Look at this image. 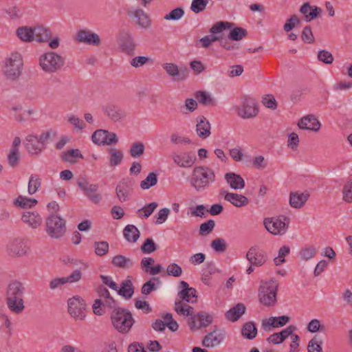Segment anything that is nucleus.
<instances>
[{
	"label": "nucleus",
	"instance_id": "obj_1",
	"mask_svg": "<svg viewBox=\"0 0 352 352\" xmlns=\"http://www.w3.org/2000/svg\"><path fill=\"white\" fill-rule=\"evenodd\" d=\"M25 290L24 283L18 280H14L8 285L6 302L12 313L19 315L24 311L25 307L23 298Z\"/></svg>",
	"mask_w": 352,
	"mask_h": 352
},
{
	"label": "nucleus",
	"instance_id": "obj_2",
	"mask_svg": "<svg viewBox=\"0 0 352 352\" xmlns=\"http://www.w3.org/2000/svg\"><path fill=\"white\" fill-rule=\"evenodd\" d=\"M214 172L207 166H200L193 168L190 179L191 186L197 192L203 191L215 181Z\"/></svg>",
	"mask_w": 352,
	"mask_h": 352
},
{
	"label": "nucleus",
	"instance_id": "obj_3",
	"mask_svg": "<svg viewBox=\"0 0 352 352\" xmlns=\"http://www.w3.org/2000/svg\"><path fill=\"white\" fill-rule=\"evenodd\" d=\"M23 69V60L21 54L14 52L5 58L2 67L3 73L8 80H15L18 79Z\"/></svg>",
	"mask_w": 352,
	"mask_h": 352
},
{
	"label": "nucleus",
	"instance_id": "obj_4",
	"mask_svg": "<svg viewBox=\"0 0 352 352\" xmlns=\"http://www.w3.org/2000/svg\"><path fill=\"white\" fill-rule=\"evenodd\" d=\"M65 63V58L54 52H45L38 58L40 67L47 74L58 72L64 67Z\"/></svg>",
	"mask_w": 352,
	"mask_h": 352
},
{
	"label": "nucleus",
	"instance_id": "obj_5",
	"mask_svg": "<svg viewBox=\"0 0 352 352\" xmlns=\"http://www.w3.org/2000/svg\"><path fill=\"white\" fill-rule=\"evenodd\" d=\"M45 231L52 239H60L67 231L66 221L56 214H51L45 219Z\"/></svg>",
	"mask_w": 352,
	"mask_h": 352
},
{
	"label": "nucleus",
	"instance_id": "obj_6",
	"mask_svg": "<svg viewBox=\"0 0 352 352\" xmlns=\"http://www.w3.org/2000/svg\"><path fill=\"white\" fill-rule=\"evenodd\" d=\"M278 283L275 278L269 281L261 282L258 289V299L260 302L266 307L274 306L276 302V294Z\"/></svg>",
	"mask_w": 352,
	"mask_h": 352
},
{
	"label": "nucleus",
	"instance_id": "obj_7",
	"mask_svg": "<svg viewBox=\"0 0 352 352\" xmlns=\"http://www.w3.org/2000/svg\"><path fill=\"white\" fill-rule=\"evenodd\" d=\"M111 319L113 327L122 333L129 331L134 323L131 312L122 308L114 309Z\"/></svg>",
	"mask_w": 352,
	"mask_h": 352
},
{
	"label": "nucleus",
	"instance_id": "obj_8",
	"mask_svg": "<svg viewBox=\"0 0 352 352\" xmlns=\"http://www.w3.org/2000/svg\"><path fill=\"white\" fill-rule=\"evenodd\" d=\"M179 301L175 304V310L179 315L191 316L193 308L184 302L194 303L197 300V290L195 288L182 289L178 293Z\"/></svg>",
	"mask_w": 352,
	"mask_h": 352
},
{
	"label": "nucleus",
	"instance_id": "obj_9",
	"mask_svg": "<svg viewBox=\"0 0 352 352\" xmlns=\"http://www.w3.org/2000/svg\"><path fill=\"white\" fill-rule=\"evenodd\" d=\"M234 24L228 21H218L215 23L210 29V35L205 36L200 38L199 42L204 48L209 47L214 42L218 41L219 34L223 32L225 30L233 28Z\"/></svg>",
	"mask_w": 352,
	"mask_h": 352
},
{
	"label": "nucleus",
	"instance_id": "obj_10",
	"mask_svg": "<svg viewBox=\"0 0 352 352\" xmlns=\"http://www.w3.org/2000/svg\"><path fill=\"white\" fill-rule=\"evenodd\" d=\"M68 313L76 320H82L86 317V304L83 298L75 296L67 300Z\"/></svg>",
	"mask_w": 352,
	"mask_h": 352
},
{
	"label": "nucleus",
	"instance_id": "obj_11",
	"mask_svg": "<svg viewBox=\"0 0 352 352\" xmlns=\"http://www.w3.org/2000/svg\"><path fill=\"white\" fill-rule=\"evenodd\" d=\"M286 217L284 216L266 218L263 223L271 234L274 235H283L287 230V226L285 223Z\"/></svg>",
	"mask_w": 352,
	"mask_h": 352
},
{
	"label": "nucleus",
	"instance_id": "obj_12",
	"mask_svg": "<svg viewBox=\"0 0 352 352\" xmlns=\"http://www.w3.org/2000/svg\"><path fill=\"white\" fill-rule=\"evenodd\" d=\"M78 186L84 191L85 195L94 204H99L102 200V195L97 192L98 184H89L86 177H81L77 181Z\"/></svg>",
	"mask_w": 352,
	"mask_h": 352
},
{
	"label": "nucleus",
	"instance_id": "obj_13",
	"mask_svg": "<svg viewBox=\"0 0 352 352\" xmlns=\"http://www.w3.org/2000/svg\"><path fill=\"white\" fill-rule=\"evenodd\" d=\"M239 116L243 119L254 118L258 113L255 100L251 98H244L241 105L236 107Z\"/></svg>",
	"mask_w": 352,
	"mask_h": 352
},
{
	"label": "nucleus",
	"instance_id": "obj_14",
	"mask_svg": "<svg viewBox=\"0 0 352 352\" xmlns=\"http://www.w3.org/2000/svg\"><path fill=\"white\" fill-rule=\"evenodd\" d=\"M6 250L12 257H22L28 253L29 247L25 239L16 238L7 244Z\"/></svg>",
	"mask_w": 352,
	"mask_h": 352
},
{
	"label": "nucleus",
	"instance_id": "obj_15",
	"mask_svg": "<svg viewBox=\"0 0 352 352\" xmlns=\"http://www.w3.org/2000/svg\"><path fill=\"white\" fill-rule=\"evenodd\" d=\"M133 181L129 177H124L118 182L116 192L120 202H126L130 199L133 193Z\"/></svg>",
	"mask_w": 352,
	"mask_h": 352
},
{
	"label": "nucleus",
	"instance_id": "obj_16",
	"mask_svg": "<svg viewBox=\"0 0 352 352\" xmlns=\"http://www.w3.org/2000/svg\"><path fill=\"white\" fill-rule=\"evenodd\" d=\"M102 110L104 115L114 122H121L126 117L124 110L112 102H108L103 105Z\"/></svg>",
	"mask_w": 352,
	"mask_h": 352
},
{
	"label": "nucleus",
	"instance_id": "obj_17",
	"mask_svg": "<svg viewBox=\"0 0 352 352\" xmlns=\"http://www.w3.org/2000/svg\"><path fill=\"white\" fill-rule=\"evenodd\" d=\"M226 333L224 330L214 329L206 335L202 340V345L207 348H213L220 345L225 340Z\"/></svg>",
	"mask_w": 352,
	"mask_h": 352
},
{
	"label": "nucleus",
	"instance_id": "obj_18",
	"mask_svg": "<svg viewBox=\"0 0 352 352\" xmlns=\"http://www.w3.org/2000/svg\"><path fill=\"white\" fill-rule=\"evenodd\" d=\"M190 316L188 324L192 331L206 327L212 322V317L208 314L199 313L193 316L192 314Z\"/></svg>",
	"mask_w": 352,
	"mask_h": 352
},
{
	"label": "nucleus",
	"instance_id": "obj_19",
	"mask_svg": "<svg viewBox=\"0 0 352 352\" xmlns=\"http://www.w3.org/2000/svg\"><path fill=\"white\" fill-rule=\"evenodd\" d=\"M129 17L135 20V24L144 30L148 29L152 24L150 16L142 9L129 11Z\"/></svg>",
	"mask_w": 352,
	"mask_h": 352
},
{
	"label": "nucleus",
	"instance_id": "obj_20",
	"mask_svg": "<svg viewBox=\"0 0 352 352\" xmlns=\"http://www.w3.org/2000/svg\"><path fill=\"white\" fill-rule=\"evenodd\" d=\"M21 221L32 229H37L43 223V218L37 211H25L21 215Z\"/></svg>",
	"mask_w": 352,
	"mask_h": 352
},
{
	"label": "nucleus",
	"instance_id": "obj_21",
	"mask_svg": "<svg viewBox=\"0 0 352 352\" xmlns=\"http://www.w3.org/2000/svg\"><path fill=\"white\" fill-rule=\"evenodd\" d=\"M76 41L94 46H99L101 43L98 34L87 30H79L76 36Z\"/></svg>",
	"mask_w": 352,
	"mask_h": 352
},
{
	"label": "nucleus",
	"instance_id": "obj_22",
	"mask_svg": "<svg viewBox=\"0 0 352 352\" xmlns=\"http://www.w3.org/2000/svg\"><path fill=\"white\" fill-rule=\"evenodd\" d=\"M246 258L252 265L260 267L264 265L267 261L265 253L256 247H252L246 254Z\"/></svg>",
	"mask_w": 352,
	"mask_h": 352
},
{
	"label": "nucleus",
	"instance_id": "obj_23",
	"mask_svg": "<svg viewBox=\"0 0 352 352\" xmlns=\"http://www.w3.org/2000/svg\"><path fill=\"white\" fill-rule=\"evenodd\" d=\"M172 157L174 162L182 168L192 167L196 161V156L192 152L173 153Z\"/></svg>",
	"mask_w": 352,
	"mask_h": 352
},
{
	"label": "nucleus",
	"instance_id": "obj_24",
	"mask_svg": "<svg viewBox=\"0 0 352 352\" xmlns=\"http://www.w3.org/2000/svg\"><path fill=\"white\" fill-rule=\"evenodd\" d=\"M107 134L109 135V131L103 129L96 130L91 136L92 141L99 146L100 145H111L116 144L118 142L116 135H111L112 138L107 142Z\"/></svg>",
	"mask_w": 352,
	"mask_h": 352
},
{
	"label": "nucleus",
	"instance_id": "obj_25",
	"mask_svg": "<svg viewBox=\"0 0 352 352\" xmlns=\"http://www.w3.org/2000/svg\"><path fill=\"white\" fill-rule=\"evenodd\" d=\"M290 318L287 316L270 317L262 322V327L265 331H272V328L281 327L289 322Z\"/></svg>",
	"mask_w": 352,
	"mask_h": 352
},
{
	"label": "nucleus",
	"instance_id": "obj_26",
	"mask_svg": "<svg viewBox=\"0 0 352 352\" xmlns=\"http://www.w3.org/2000/svg\"><path fill=\"white\" fill-rule=\"evenodd\" d=\"M298 126L302 129L318 131L321 124L314 116L308 115L304 116L298 121Z\"/></svg>",
	"mask_w": 352,
	"mask_h": 352
},
{
	"label": "nucleus",
	"instance_id": "obj_27",
	"mask_svg": "<svg viewBox=\"0 0 352 352\" xmlns=\"http://www.w3.org/2000/svg\"><path fill=\"white\" fill-rule=\"evenodd\" d=\"M322 9L311 6L309 3H305L300 8V12L303 15L306 22H310L322 13Z\"/></svg>",
	"mask_w": 352,
	"mask_h": 352
},
{
	"label": "nucleus",
	"instance_id": "obj_28",
	"mask_svg": "<svg viewBox=\"0 0 352 352\" xmlns=\"http://www.w3.org/2000/svg\"><path fill=\"white\" fill-rule=\"evenodd\" d=\"M310 195L307 191L292 192L289 195V205L294 208H300L307 202Z\"/></svg>",
	"mask_w": 352,
	"mask_h": 352
},
{
	"label": "nucleus",
	"instance_id": "obj_29",
	"mask_svg": "<svg viewBox=\"0 0 352 352\" xmlns=\"http://www.w3.org/2000/svg\"><path fill=\"white\" fill-rule=\"evenodd\" d=\"M196 131L198 136L206 139L210 135V124L204 116H199L197 118Z\"/></svg>",
	"mask_w": 352,
	"mask_h": 352
},
{
	"label": "nucleus",
	"instance_id": "obj_30",
	"mask_svg": "<svg viewBox=\"0 0 352 352\" xmlns=\"http://www.w3.org/2000/svg\"><path fill=\"white\" fill-rule=\"evenodd\" d=\"M224 177L232 189L241 190L245 186V181L241 176L234 173H227L225 174Z\"/></svg>",
	"mask_w": 352,
	"mask_h": 352
},
{
	"label": "nucleus",
	"instance_id": "obj_31",
	"mask_svg": "<svg viewBox=\"0 0 352 352\" xmlns=\"http://www.w3.org/2000/svg\"><path fill=\"white\" fill-rule=\"evenodd\" d=\"M224 199L237 208L245 206L249 204L247 197L238 193L226 192Z\"/></svg>",
	"mask_w": 352,
	"mask_h": 352
},
{
	"label": "nucleus",
	"instance_id": "obj_32",
	"mask_svg": "<svg viewBox=\"0 0 352 352\" xmlns=\"http://www.w3.org/2000/svg\"><path fill=\"white\" fill-rule=\"evenodd\" d=\"M245 307L242 303H238L226 313V318L232 322L238 320L245 314Z\"/></svg>",
	"mask_w": 352,
	"mask_h": 352
},
{
	"label": "nucleus",
	"instance_id": "obj_33",
	"mask_svg": "<svg viewBox=\"0 0 352 352\" xmlns=\"http://www.w3.org/2000/svg\"><path fill=\"white\" fill-rule=\"evenodd\" d=\"M38 204L36 199L29 198L23 195H19L13 201L14 206L21 208H30L35 206Z\"/></svg>",
	"mask_w": 352,
	"mask_h": 352
},
{
	"label": "nucleus",
	"instance_id": "obj_34",
	"mask_svg": "<svg viewBox=\"0 0 352 352\" xmlns=\"http://www.w3.org/2000/svg\"><path fill=\"white\" fill-rule=\"evenodd\" d=\"M118 294L126 299H129L132 297L134 293V287L133 286V283L131 280L126 279L122 281L120 284V288L118 290Z\"/></svg>",
	"mask_w": 352,
	"mask_h": 352
},
{
	"label": "nucleus",
	"instance_id": "obj_35",
	"mask_svg": "<svg viewBox=\"0 0 352 352\" xmlns=\"http://www.w3.org/2000/svg\"><path fill=\"white\" fill-rule=\"evenodd\" d=\"M195 96L197 101L204 106L214 107L217 104L215 100L206 91H197Z\"/></svg>",
	"mask_w": 352,
	"mask_h": 352
},
{
	"label": "nucleus",
	"instance_id": "obj_36",
	"mask_svg": "<svg viewBox=\"0 0 352 352\" xmlns=\"http://www.w3.org/2000/svg\"><path fill=\"white\" fill-rule=\"evenodd\" d=\"M123 234L126 240L131 243L136 242L140 237V231L133 225H127L123 230Z\"/></svg>",
	"mask_w": 352,
	"mask_h": 352
},
{
	"label": "nucleus",
	"instance_id": "obj_37",
	"mask_svg": "<svg viewBox=\"0 0 352 352\" xmlns=\"http://www.w3.org/2000/svg\"><path fill=\"white\" fill-rule=\"evenodd\" d=\"M241 334L243 338L252 340L257 335V328L252 322H245L241 329Z\"/></svg>",
	"mask_w": 352,
	"mask_h": 352
},
{
	"label": "nucleus",
	"instance_id": "obj_38",
	"mask_svg": "<svg viewBox=\"0 0 352 352\" xmlns=\"http://www.w3.org/2000/svg\"><path fill=\"white\" fill-rule=\"evenodd\" d=\"M111 263L117 267L124 269L131 268L133 265V262L131 258L120 254L115 256L112 258Z\"/></svg>",
	"mask_w": 352,
	"mask_h": 352
},
{
	"label": "nucleus",
	"instance_id": "obj_39",
	"mask_svg": "<svg viewBox=\"0 0 352 352\" xmlns=\"http://www.w3.org/2000/svg\"><path fill=\"white\" fill-rule=\"evenodd\" d=\"M18 37L26 42L34 40V29L28 27L19 28L16 30Z\"/></svg>",
	"mask_w": 352,
	"mask_h": 352
},
{
	"label": "nucleus",
	"instance_id": "obj_40",
	"mask_svg": "<svg viewBox=\"0 0 352 352\" xmlns=\"http://www.w3.org/2000/svg\"><path fill=\"white\" fill-rule=\"evenodd\" d=\"M51 37V32L43 27L34 28V40L38 42H47Z\"/></svg>",
	"mask_w": 352,
	"mask_h": 352
},
{
	"label": "nucleus",
	"instance_id": "obj_41",
	"mask_svg": "<svg viewBox=\"0 0 352 352\" xmlns=\"http://www.w3.org/2000/svg\"><path fill=\"white\" fill-rule=\"evenodd\" d=\"M41 186V179L37 175H32L30 177L28 191L30 195L35 194Z\"/></svg>",
	"mask_w": 352,
	"mask_h": 352
},
{
	"label": "nucleus",
	"instance_id": "obj_42",
	"mask_svg": "<svg viewBox=\"0 0 352 352\" xmlns=\"http://www.w3.org/2000/svg\"><path fill=\"white\" fill-rule=\"evenodd\" d=\"M83 158V155L80 153L78 149H72L64 153L62 155L63 161L74 164L77 162V158Z\"/></svg>",
	"mask_w": 352,
	"mask_h": 352
},
{
	"label": "nucleus",
	"instance_id": "obj_43",
	"mask_svg": "<svg viewBox=\"0 0 352 352\" xmlns=\"http://www.w3.org/2000/svg\"><path fill=\"white\" fill-rule=\"evenodd\" d=\"M157 183V175L154 173H150L147 177L140 182V188L143 190H147L155 186Z\"/></svg>",
	"mask_w": 352,
	"mask_h": 352
},
{
	"label": "nucleus",
	"instance_id": "obj_44",
	"mask_svg": "<svg viewBox=\"0 0 352 352\" xmlns=\"http://www.w3.org/2000/svg\"><path fill=\"white\" fill-rule=\"evenodd\" d=\"M248 31L241 27H235L232 28L229 33V38L232 41H239L246 37Z\"/></svg>",
	"mask_w": 352,
	"mask_h": 352
},
{
	"label": "nucleus",
	"instance_id": "obj_45",
	"mask_svg": "<svg viewBox=\"0 0 352 352\" xmlns=\"http://www.w3.org/2000/svg\"><path fill=\"white\" fill-rule=\"evenodd\" d=\"M145 151V146L142 142H133L129 151L130 155L133 158H138L142 156Z\"/></svg>",
	"mask_w": 352,
	"mask_h": 352
},
{
	"label": "nucleus",
	"instance_id": "obj_46",
	"mask_svg": "<svg viewBox=\"0 0 352 352\" xmlns=\"http://www.w3.org/2000/svg\"><path fill=\"white\" fill-rule=\"evenodd\" d=\"M97 292L100 297L105 299L104 303L108 306L112 307L116 303L114 299L110 296L109 290L103 285L98 286L97 288Z\"/></svg>",
	"mask_w": 352,
	"mask_h": 352
},
{
	"label": "nucleus",
	"instance_id": "obj_47",
	"mask_svg": "<svg viewBox=\"0 0 352 352\" xmlns=\"http://www.w3.org/2000/svg\"><path fill=\"white\" fill-rule=\"evenodd\" d=\"M220 46L227 51H233L238 50L239 48V45L236 43H234L232 40L230 39L229 36L228 38H223L221 36H219Z\"/></svg>",
	"mask_w": 352,
	"mask_h": 352
},
{
	"label": "nucleus",
	"instance_id": "obj_48",
	"mask_svg": "<svg viewBox=\"0 0 352 352\" xmlns=\"http://www.w3.org/2000/svg\"><path fill=\"white\" fill-rule=\"evenodd\" d=\"M109 152L111 155L110 165L111 166H116L118 165L123 159L122 152L113 148H110Z\"/></svg>",
	"mask_w": 352,
	"mask_h": 352
},
{
	"label": "nucleus",
	"instance_id": "obj_49",
	"mask_svg": "<svg viewBox=\"0 0 352 352\" xmlns=\"http://www.w3.org/2000/svg\"><path fill=\"white\" fill-rule=\"evenodd\" d=\"M322 340L315 336L308 343L307 352H322Z\"/></svg>",
	"mask_w": 352,
	"mask_h": 352
},
{
	"label": "nucleus",
	"instance_id": "obj_50",
	"mask_svg": "<svg viewBox=\"0 0 352 352\" xmlns=\"http://www.w3.org/2000/svg\"><path fill=\"white\" fill-rule=\"evenodd\" d=\"M94 247L96 254L99 256H104L109 252V245L107 241H96Z\"/></svg>",
	"mask_w": 352,
	"mask_h": 352
},
{
	"label": "nucleus",
	"instance_id": "obj_51",
	"mask_svg": "<svg viewBox=\"0 0 352 352\" xmlns=\"http://www.w3.org/2000/svg\"><path fill=\"white\" fill-rule=\"evenodd\" d=\"M215 226L214 220L210 219L201 223L199 226V234L201 236H207L212 232Z\"/></svg>",
	"mask_w": 352,
	"mask_h": 352
},
{
	"label": "nucleus",
	"instance_id": "obj_52",
	"mask_svg": "<svg viewBox=\"0 0 352 352\" xmlns=\"http://www.w3.org/2000/svg\"><path fill=\"white\" fill-rule=\"evenodd\" d=\"M157 202H152L138 210L139 217L148 218L157 207Z\"/></svg>",
	"mask_w": 352,
	"mask_h": 352
},
{
	"label": "nucleus",
	"instance_id": "obj_53",
	"mask_svg": "<svg viewBox=\"0 0 352 352\" xmlns=\"http://www.w3.org/2000/svg\"><path fill=\"white\" fill-rule=\"evenodd\" d=\"M208 0H192L190 10L195 14L203 12L208 4Z\"/></svg>",
	"mask_w": 352,
	"mask_h": 352
},
{
	"label": "nucleus",
	"instance_id": "obj_54",
	"mask_svg": "<svg viewBox=\"0 0 352 352\" xmlns=\"http://www.w3.org/2000/svg\"><path fill=\"white\" fill-rule=\"evenodd\" d=\"M120 47L122 52L132 56L135 52V44L131 38H129L122 43Z\"/></svg>",
	"mask_w": 352,
	"mask_h": 352
},
{
	"label": "nucleus",
	"instance_id": "obj_55",
	"mask_svg": "<svg viewBox=\"0 0 352 352\" xmlns=\"http://www.w3.org/2000/svg\"><path fill=\"white\" fill-rule=\"evenodd\" d=\"M8 163L12 168H15L20 161V153L19 150H10L8 155Z\"/></svg>",
	"mask_w": 352,
	"mask_h": 352
},
{
	"label": "nucleus",
	"instance_id": "obj_56",
	"mask_svg": "<svg viewBox=\"0 0 352 352\" xmlns=\"http://www.w3.org/2000/svg\"><path fill=\"white\" fill-rule=\"evenodd\" d=\"M211 247L217 252H224L227 250V244L225 239L217 238L211 242Z\"/></svg>",
	"mask_w": 352,
	"mask_h": 352
},
{
	"label": "nucleus",
	"instance_id": "obj_57",
	"mask_svg": "<svg viewBox=\"0 0 352 352\" xmlns=\"http://www.w3.org/2000/svg\"><path fill=\"white\" fill-rule=\"evenodd\" d=\"M157 249V245L153 239L148 238L141 246V251L144 254H151Z\"/></svg>",
	"mask_w": 352,
	"mask_h": 352
},
{
	"label": "nucleus",
	"instance_id": "obj_58",
	"mask_svg": "<svg viewBox=\"0 0 352 352\" xmlns=\"http://www.w3.org/2000/svg\"><path fill=\"white\" fill-rule=\"evenodd\" d=\"M184 14V10L181 8H177L166 14L164 19L166 21L179 20Z\"/></svg>",
	"mask_w": 352,
	"mask_h": 352
},
{
	"label": "nucleus",
	"instance_id": "obj_59",
	"mask_svg": "<svg viewBox=\"0 0 352 352\" xmlns=\"http://www.w3.org/2000/svg\"><path fill=\"white\" fill-rule=\"evenodd\" d=\"M162 318L166 320V327H167L171 331H176L179 325L177 322L173 319L172 314L166 313L162 316Z\"/></svg>",
	"mask_w": 352,
	"mask_h": 352
},
{
	"label": "nucleus",
	"instance_id": "obj_60",
	"mask_svg": "<svg viewBox=\"0 0 352 352\" xmlns=\"http://www.w3.org/2000/svg\"><path fill=\"white\" fill-rule=\"evenodd\" d=\"M316 252V248L314 246L309 245L302 249L300 254L302 259L308 261L315 256Z\"/></svg>",
	"mask_w": 352,
	"mask_h": 352
},
{
	"label": "nucleus",
	"instance_id": "obj_61",
	"mask_svg": "<svg viewBox=\"0 0 352 352\" xmlns=\"http://www.w3.org/2000/svg\"><path fill=\"white\" fill-rule=\"evenodd\" d=\"M25 147L31 154H38L43 149V145L39 141L26 143Z\"/></svg>",
	"mask_w": 352,
	"mask_h": 352
},
{
	"label": "nucleus",
	"instance_id": "obj_62",
	"mask_svg": "<svg viewBox=\"0 0 352 352\" xmlns=\"http://www.w3.org/2000/svg\"><path fill=\"white\" fill-rule=\"evenodd\" d=\"M262 103L267 108L273 110L277 108V102L276 101V99L274 96L271 94L265 95V96H263L262 98Z\"/></svg>",
	"mask_w": 352,
	"mask_h": 352
},
{
	"label": "nucleus",
	"instance_id": "obj_63",
	"mask_svg": "<svg viewBox=\"0 0 352 352\" xmlns=\"http://www.w3.org/2000/svg\"><path fill=\"white\" fill-rule=\"evenodd\" d=\"M166 273L169 276L179 277L182 274V269L177 263H173L168 265L166 268Z\"/></svg>",
	"mask_w": 352,
	"mask_h": 352
},
{
	"label": "nucleus",
	"instance_id": "obj_64",
	"mask_svg": "<svg viewBox=\"0 0 352 352\" xmlns=\"http://www.w3.org/2000/svg\"><path fill=\"white\" fill-rule=\"evenodd\" d=\"M342 199L344 201L352 202V182H348L342 188Z\"/></svg>",
	"mask_w": 352,
	"mask_h": 352
}]
</instances>
